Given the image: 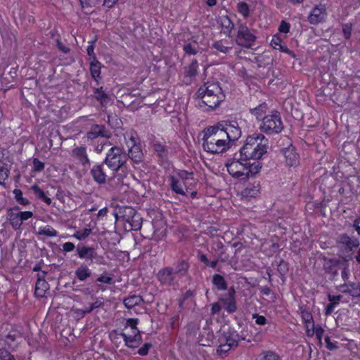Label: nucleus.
<instances>
[{"label": "nucleus", "instance_id": "obj_46", "mask_svg": "<svg viewBox=\"0 0 360 360\" xmlns=\"http://www.w3.org/2000/svg\"><path fill=\"white\" fill-rule=\"evenodd\" d=\"M257 360H279V356L273 352L262 353Z\"/></svg>", "mask_w": 360, "mask_h": 360}, {"label": "nucleus", "instance_id": "obj_42", "mask_svg": "<svg viewBox=\"0 0 360 360\" xmlns=\"http://www.w3.org/2000/svg\"><path fill=\"white\" fill-rule=\"evenodd\" d=\"M13 193L15 200L20 205L25 206L30 204V200L22 196V192L20 189H15Z\"/></svg>", "mask_w": 360, "mask_h": 360}, {"label": "nucleus", "instance_id": "obj_13", "mask_svg": "<svg viewBox=\"0 0 360 360\" xmlns=\"http://www.w3.org/2000/svg\"><path fill=\"white\" fill-rule=\"evenodd\" d=\"M327 15L326 8L324 5L320 4L315 6L311 11L308 20L311 24L316 25L325 20Z\"/></svg>", "mask_w": 360, "mask_h": 360}, {"label": "nucleus", "instance_id": "obj_9", "mask_svg": "<svg viewBox=\"0 0 360 360\" xmlns=\"http://www.w3.org/2000/svg\"><path fill=\"white\" fill-rule=\"evenodd\" d=\"M34 215L32 211H22L18 205L9 208L7 211L6 218L14 230H20L25 221L32 218Z\"/></svg>", "mask_w": 360, "mask_h": 360}, {"label": "nucleus", "instance_id": "obj_17", "mask_svg": "<svg viewBox=\"0 0 360 360\" xmlns=\"http://www.w3.org/2000/svg\"><path fill=\"white\" fill-rule=\"evenodd\" d=\"M90 174L97 184H103L106 182L107 175L104 172L103 164L94 165L91 169Z\"/></svg>", "mask_w": 360, "mask_h": 360}, {"label": "nucleus", "instance_id": "obj_61", "mask_svg": "<svg viewBox=\"0 0 360 360\" xmlns=\"http://www.w3.org/2000/svg\"><path fill=\"white\" fill-rule=\"evenodd\" d=\"M341 298V295H328V300L330 301V303L333 304L335 306H337L339 304Z\"/></svg>", "mask_w": 360, "mask_h": 360}, {"label": "nucleus", "instance_id": "obj_31", "mask_svg": "<svg viewBox=\"0 0 360 360\" xmlns=\"http://www.w3.org/2000/svg\"><path fill=\"white\" fill-rule=\"evenodd\" d=\"M221 25L222 27L223 32L226 35H230L233 29L234 28V24L228 16H223L221 18Z\"/></svg>", "mask_w": 360, "mask_h": 360}, {"label": "nucleus", "instance_id": "obj_41", "mask_svg": "<svg viewBox=\"0 0 360 360\" xmlns=\"http://www.w3.org/2000/svg\"><path fill=\"white\" fill-rule=\"evenodd\" d=\"M198 64L196 60H192L191 63L187 68L185 75L186 77H192L197 75Z\"/></svg>", "mask_w": 360, "mask_h": 360}, {"label": "nucleus", "instance_id": "obj_58", "mask_svg": "<svg viewBox=\"0 0 360 360\" xmlns=\"http://www.w3.org/2000/svg\"><path fill=\"white\" fill-rule=\"evenodd\" d=\"M290 27V25L288 22H286L285 21L282 20L280 24V26L278 27V30L281 32L286 34V33L289 32Z\"/></svg>", "mask_w": 360, "mask_h": 360}, {"label": "nucleus", "instance_id": "obj_29", "mask_svg": "<svg viewBox=\"0 0 360 360\" xmlns=\"http://www.w3.org/2000/svg\"><path fill=\"white\" fill-rule=\"evenodd\" d=\"M101 63L98 60L90 61V72L94 80L98 81L101 78Z\"/></svg>", "mask_w": 360, "mask_h": 360}, {"label": "nucleus", "instance_id": "obj_32", "mask_svg": "<svg viewBox=\"0 0 360 360\" xmlns=\"http://www.w3.org/2000/svg\"><path fill=\"white\" fill-rule=\"evenodd\" d=\"M214 339V334L210 331L202 333L198 338V342L202 346H210Z\"/></svg>", "mask_w": 360, "mask_h": 360}, {"label": "nucleus", "instance_id": "obj_39", "mask_svg": "<svg viewBox=\"0 0 360 360\" xmlns=\"http://www.w3.org/2000/svg\"><path fill=\"white\" fill-rule=\"evenodd\" d=\"M300 309L301 318H302L303 323H314V319H313L312 314L308 309H307L306 308H304L303 307H301L300 308Z\"/></svg>", "mask_w": 360, "mask_h": 360}, {"label": "nucleus", "instance_id": "obj_10", "mask_svg": "<svg viewBox=\"0 0 360 360\" xmlns=\"http://www.w3.org/2000/svg\"><path fill=\"white\" fill-rule=\"evenodd\" d=\"M256 36L251 32L246 24L238 22L236 41L240 46L250 49L255 45Z\"/></svg>", "mask_w": 360, "mask_h": 360}, {"label": "nucleus", "instance_id": "obj_20", "mask_svg": "<svg viewBox=\"0 0 360 360\" xmlns=\"http://www.w3.org/2000/svg\"><path fill=\"white\" fill-rule=\"evenodd\" d=\"M240 340V336L236 331L229 330L224 333L222 337L219 339V342L228 343L231 347H235L238 345Z\"/></svg>", "mask_w": 360, "mask_h": 360}, {"label": "nucleus", "instance_id": "obj_63", "mask_svg": "<svg viewBox=\"0 0 360 360\" xmlns=\"http://www.w3.org/2000/svg\"><path fill=\"white\" fill-rule=\"evenodd\" d=\"M103 306V302L101 300L97 299L94 302L90 304V310H94Z\"/></svg>", "mask_w": 360, "mask_h": 360}, {"label": "nucleus", "instance_id": "obj_36", "mask_svg": "<svg viewBox=\"0 0 360 360\" xmlns=\"http://www.w3.org/2000/svg\"><path fill=\"white\" fill-rule=\"evenodd\" d=\"M77 252L80 259H91L92 247L83 246L82 248H77Z\"/></svg>", "mask_w": 360, "mask_h": 360}, {"label": "nucleus", "instance_id": "obj_2", "mask_svg": "<svg viewBox=\"0 0 360 360\" xmlns=\"http://www.w3.org/2000/svg\"><path fill=\"white\" fill-rule=\"evenodd\" d=\"M226 167L229 174L234 179L246 180L258 174L262 165L259 161L251 162L245 156H240L239 153L235 154L233 158L226 163Z\"/></svg>", "mask_w": 360, "mask_h": 360}, {"label": "nucleus", "instance_id": "obj_1", "mask_svg": "<svg viewBox=\"0 0 360 360\" xmlns=\"http://www.w3.org/2000/svg\"><path fill=\"white\" fill-rule=\"evenodd\" d=\"M202 148L210 154L226 152L231 143L241 136V129L236 120H223L203 131Z\"/></svg>", "mask_w": 360, "mask_h": 360}, {"label": "nucleus", "instance_id": "obj_6", "mask_svg": "<svg viewBox=\"0 0 360 360\" xmlns=\"http://www.w3.org/2000/svg\"><path fill=\"white\" fill-rule=\"evenodd\" d=\"M127 160V154L122 147L112 146L108 150L103 163L114 172H117L126 164Z\"/></svg>", "mask_w": 360, "mask_h": 360}, {"label": "nucleus", "instance_id": "obj_38", "mask_svg": "<svg viewBox=\"0 0 360 360\" xmlns=\"http://www.w3.org/2000/svg\"><path fill=\"white\" fill-rule=\"evenodd\" d=\"M31 190L39 198L44 200L47 205H50L51 203V199L47 197L44 192L37 185L32 186Z\"/></svg>", "mask_w": 360, "mask_h": 360}, {"label": "nucleus", "instance_id": "obj_5", "mask_svg": "<svg viewBox=\"0 0 360 360\" xmlns=\"http://www.w3.org/2000/svg\"><path fill=\"white\" fill-rule=\"evenodd\" d=\"M169 181L172 190L182 195H186V191L194 189L198 182L193 176V173L186 170H180L171 176Z\"/></svg>", "mask_w": 360, "mask_h": 360}, {"label": "nucleus", "instance_id": "obj_19", "mask_svg": "<svg viewBox=\"0 0 360 360\" xmlns=\"http://www.w3.org/2000/svg\"><path fill=\"white\" fill-rule=\"evenodd\" d=\"M233 44L232 41L224 39L214 41L212 44V49H214L216 51L222 53H228L233 49Z\"/></svg>", "mask_w": 360, "mask_h": 360}, {"label": "nucleus", "instance_id": "obj_21", "mask_svg": "<svg viewBox=\"0 0 360 360\" xmlns=\"http://www.w3.org/2000/svg\"><path fill=\"white\" fill-rule=\"evenodd\" d=\"M286 164L290 166H295L299 163V155L294 148H286L283 150Z\"/></svg>", "mask_w": 360, "mask_h": 360}, {"label": "nucleus", "instance_id": "obj_34", "mask_svg": "<svg viewBox=\"0 0 360 360\" xmlns=\"http://www.w3.org/2000/svg\"><path fill=\"white\" fill-rule=\"evenodd\" d=\"M94 93L95 98L100 101L101 105H104L108 103L109 97L108 94L104 92L102 87L95 89Z\"/></svg>", "mask_w": 360, "mask_h": 360}, {"label": "nucleus", "instance_id": "obj_48", "mask_svg": "<svg viewBox=\"0 0 360 360\" xmlns=\"http://www.w3.org/2000/svg\"><path fill=\"white\" fill-rule=\"evenodd\" d=\"M86 52L89 57L90 61L97 60L96 54L94 53V41H91L89 42V44L86 49Z\"/></svg>", "mask_w": 360, "mask_h": 360}, {"label": "nucleus", "instance_id": "obj_3", "mask_svg": "<svg viewBox=\"0 0 360 360\" xmlns=\"http://www.w3.org/2000/svg\"><path fill=\"white\" fill-rule=\"evenodd\" d=\"M269 140L259 133H255L246 138L243 146L240 149V156L250 160L258 161L267 153Z\"/></svg>", "mask_w": 360, "mask_h": 360}, {"label": "nucleus", "instance_id": "obj_33", "mask_svg": "<svg viewBox=\"0 0 360 360\" xmlns=\"http://www.w3.org/2000/svg\"><path fill=\"white\" fill-rule=\"evenodd\" d=\"M267 108V104L266 103H262L257 107L251 109L250 112L257 120H261L262 121V118L264 117V115L266 114Z\"/></svg>", "mask_w": 360, "mask_h": 360}, {"label": "nucleus", "instance_id": "obj_22", "mask_svg": "<svg viewBox=\"0 0 360 360\" xmlns=\"http://www.w3.org/2000/svg\"><path fill=\"white\" fill-rule=\"evenodd\" d=\"M71 155L78 160L82 165L89 164L90 160L86 153V148L85 146L76 147L72 149Z\"/></svg>", "mask_w": 360, "mask_h": 360}, {"label": "nucleus", "instance_id": "obj_28", "mask_svg": "<svg viewBox=\"0 0 360 360\" xmlns=\"http://www.w3.org/2000/svg\"><path fill=\"white\" fill-rule=\"evenodd\" d=\"M212 283L218 290L223 291L227 289L226 281L224 276L220 274H214Z\"/></svg>", "mask_w": 360, "mask_h": 360}, {"label": "nucleus", "instance_id": "obj_55", "mask_svg": "<svg viewBox=\"0 0 360 360\" xmlns=\"http://www.w3.org/2000/svg\"><path fill=\"white\" fill-rule=\"evenodd\" d=\"M83 8H91L98 1V0H79Z\"/></svg>", "mask_w": 360, "mask_h": 360}, {"label": "nucleus", "instance_id": "obj_40", "mask_svg": "<svg viewBox=\"0 0 360 360\" xmlns=\"http://www.w3.org/2000/svg\"><path fill=\"white\" fill-rule=\"evenodd\" d=\"M237 11L245 18H248L250 15V7L249 5L245 2H238L237 4Z\"/></svg>", "mask_w": 360, "mask_h": 360}, {"label": "nucleus", "instance_id": "obj_23", "mask_svg": "<svg viewBox=\"0 0 360 360\" xmlns=\"http://www.w3.org/2000/svg\"><path fill=\"white\" fill-rule=\"evenodd\" d=\"M128 159L130 158L134 163H139L143 160V153L139 145L134 144L129 150Z\"/></svg>", "mask_w": 360, "mask_h": 360}, {"label": "nucleus", "instance_id": "obj_26", "mask_svg": "<svg viewBox=\"0 0 360 360\" xmlns=\"http://www.w3.org/2000/svg\"><path fill=\"white\" fill-rule=\"evenodd\" d=\"M76 278L79 281H85L91 276V272L89 267L82 264L75 271Z\"/></svg>", "mask_w": 360, "mask_h": 360}, {"label": "nucleus", "instance_id": "obj_15", "mask_svg": "<svg viewBox=\"0 0 360 360\" xmlns=\"http://www.w3.org/2000/svg\"><path fill=\"white\" fill-rule=\"evenodd\" d=\"M110 131L107 130L104 125L94 124L91 127L90 131L87 132L86 136L89 139L92 140L99 136L110 138Z\"/></svg>", "mask_w": 360, "mask_h": 360}, {"label": "nucleus", "instance_id": "obj_62", "mask_svg": "<svg viewBox=\"0 0 360 360\" xmlns=\"http://www.w3.org/2000/svg\"><path fill=\"white\" fill-rule=\"evenodd\" d=\"M75 248L74 243L71 242H66L63 245V250L66 252L72 251Z\"/></svg>", "mask_w": 360, "mask_h": 360}, {"label": "nucleus", "instance_id": "obj_47", "mask_svg": "<svg viewBox=\"0 0 360 360\" xmlns=\"http://www.w3.org/2000/svg\"><path fill=\"white\" fill-rule=\"evenodd\" d=\"M233 347L229 345L228 343L220 342L219 345L217 352L221 356L226 354Z\"/></svg>", "mask_w": 360, "mask_h": 360}, {"label": "nucleus", "instance_id": "obj_18", "mask_svg": "<svg viewBox=\"0 0 360 360\" xmlns=\"http://www.w3.org/2000/svg\"><path fill=\"white\" fill-rule=\"evenodd\" d=\"M338 290L342 292L349 294L352 297H360V284L351 282L348 284H342L339 285Z\"/></svg>", "mask_w": 360, "mask_h": 360}, {"label": "nucleus", "instance_id": "obj_51", "mask_svg": "<svg viewBox=\"0 0 360 360\" xmlns=\"http://www.w3.org/2000/svg\"><path fill=\"white\" fill-rule=\"evenodd\" d=\"M281 45L282 39L277 35L273 36L271 41V46L275 49H278L280 47H281Z\"/></svg>", "mask_w": 360, "mask_h": 360}, {"label": "nucleus", "instance_id": "obj_25", "mask_svg": "<svg viewBox=\"0 0 360 360\" xmlns=\"http://www.w3.org/2000/svg\"><path fill=\"white\" fill-rule=\"evenodd\" d=\"M338 243L346 245L348 248H357L360 243L357 238H352L347 234H342L338 238Z\"/></svg>", "mask_w": 360, "mask_h": 360}, {"label": "nucleus", "instance_id": "obj_43", "mask_svg": "<svg viewBox=\"0 0 360 360\" xmlns=\"http://www.w3.org/2000/svg\"><path fill=\"white\" fill-rule=\"evenodd\" d=\"M91 229L86 228L83 230L76 231L73 236L79 240H83L87 238L91 234Z\"/></svg>", "mask_w": 360, "mask_h": 360}, {"label": "nucleus", "instance_id": "obj_30", "mask_svg": "<svg viewBox=\"0 0 360 360\" xmlns=\"http://www.w3.org/2000/svg\"><path fill=\"white\" fill-rule=\"evenodd\" d=\"M200 48L196 41H191L183 46L184 51L188 55H195Z\"/></svg>", "mask_w": 360, "mask_h": 360}, {"label": "nucleus", "instance_id": "obj_8", "mask_svg": "<svg viewBox=\"0 0 360 360\" xmlns=\"http://www.w3.org/2000/svg\"><path fill=\"white\" fill-rule=\"evenodd\" d=\"M139 323L138 319H128L126 321L124 330H132V333H136V335H131L129 332H123L121 336L123 338L125 345L130 348L138 347L141 342V335L140 331L136 327Z\"/></svg>", "mask_w": 360, "mask_h": 360}, {"label": "nucleus", "instance_id": "obj_45", "mask_svg": "<svg viewBox=\"0 0 360 360\" xmlns=\"http://www.w3.org/2000/svg\"><path fill=\"white\" fill-rule=\"evenodd\" d=\"M153 149L158 153V156L162 158H166L167 150L163 145L160 143H155L153 144Z\"/></svg>", "mask_w": 360, "mask_h": 360}, {"label": "nucleus", "instance_id": "obj_60", "mask_svg": "<svg viewBox=\"0 0 360 360\" xmlns=\"http://www.w3.org/2000/svg\"><path fill=\"white\" fill-rule=\"evenodd\" d=\"M221 310V306L219 302H214L211 304V314L212 315L219 314Z\"/></svg>", "mask_w": 360, "mask_h": 360}, {"label": "nucleus", "instance_id": "obj_50", "mask_svg": "<svg viewBox=\"0 0 360 360\" xmlns=\"http://www.w3.org/2000/svg\"><path fill=\"white\" fill-rule=\"evenodd\" d=\"M252 319H255L256 324L259 326H264L267 323L266 319L264 316L256 313L252 314Z\"/></svg>", "mask_w": 360, "mask_h": 360}, {"label": "nucleus", "instance_id": "obj_59", "mask_svg": "<svg viewBox=\"0 0 360 360\" xmlns=\"http://www.w3.org/2000/svg\"><path fill=\"white\" fill-rule=\"evenodd\" d=\"M324 333L323 328L320 326L317 325L314 330V335H316V338L321 342L322 340L323 335Z\"/></svg>", "mask_w": 360, "mask_h": 360}, {"label": "nucleus", "instance_id": "obj_35", "mask_svg": "<svg viewBox=\"0 0 360 360\" xmlns=\"http://www.w3.org/2000/svg\"><path fill=\"white\" fill-rule=\"evenodd\" d=\"M38 234L46 237H56L58 231L49 225H46L39 228Z\"/></svg>", "mask_w": 360, "mask_h": 360}, {"label": "nucleus", "instance_id": "obj_7", "mask_svg": "<svg viewBox=\"0 0 360 360\" xmlns=\"http://www.w3.org/2000/svg\"><path fill=\"white\" fill-rule=\"evenodd\" d=\"M283 129V123L278 112H273L262 118L259 129L266 134H277Z\"/></svg>", "mask_w": 360, "mask_h": 360}, {"label": "nucleus", "instance_id": "obj_14", "mask_svg": "<svg viewBox=\"0 0 360 360\" xmlns=\"http://www.w3.org/2000/svg\"><path fill=\"white\" fill-rule=\"evenodd\" d=\"M128 211V215L126 218V222L130 226L131 229L138 231L141 229L142 226V218L136 211L131 207L127 209Z\"/></svg>", "mask_w": 360, "mask_h": 360}, {"label": "nucleus", "instance_id": "obj_12", "mask_svg": "<svg viewBox=\"0 0 360 360\" xmlns=\"http://www.w3.org/2000/svg\"><path fill=\"white\" fill-rule=\"evenodd\" d=\"M235 294V289L232 287L228 292L222 294L219 297L220 302L229 314H233L237 310Z\"/></svg>", "mask_w": 360, "mask_h": 360}, {"label": "nucleus", "instance_id": "obj_44", "mask_svg": "<svg viewBox=\"0 0 360 360\" xmlns=\"http://www.w3.org/2000/svg\"><path fill=\"white\" fill-rule=\"evenodd\" d=\"M9 174V169L5 164L0 165V184H3L8 179Z\"/></svg>", "mask_w": 360, "mask_h": 360}, {"label": "nucleus", "instance_id": "obj_57", "mask_svg": "<svg viewBox=\"0 0 360 360\" xmlns=\"http://www.w3.org/2000/svg\"><path fill=\"white\" fill-rule=\"evenodd\" d=\"M96 281L100 282V283H104L106 284H112V278L110 276L102 274L99 277L97 278Z\"/></svg>", "mask_w": 360, "mask_h": 360}, {"label": "nucleus", "instance_id": "obj_64", "mask_svg": "<svg viewBox=\"0 0 360 360\" xmlns=\"http://www.w3.org/2000/svg\"><path fill=\"white\" fill-rule=\"evenodd\" d=\"M57 46L58 48L64 53H68L70 52V49L63 44L59 40L57 41Z\"/></svg>", "mask_w": 360, "mask_h": 360}, {"label": "nucleus", "instance_id": "obj_49", "mask_svg": "<svg viewBox=\"0 0 360 360\" xmlns=\"http://www.w3.org/2000/svg\"><path fill=\"white\" fill-rule=\"evenodd\" d=\"M0 360H15L14 356L5 349H0Z\"/></svg>", "mask_w": 360, "mask_h": 360}, {"label": "nucleus", "instance_id": "obj_4", "mask_svg": "<svg viewBox=\"0 0 360 360\" xmlns=\"http://www.w3.org/2000/svg\"><path fill=\"white\" fill-rule=\"evenodd\" d=\"M197 96L210 108H217L225 99V94L219 82H206L201 86Z\"/></svg>", "mask_w": 360, "mask_h": 360}, {"label": "nucleus", "instance_id": "obj_56", "mask_svg": "<svg viewBox=\"0 0 360 360\" xmlns=\"http://www.w3.org/2000/svg\"><path fill=\"white\" fill-rule=\"evenodd\" d=\"M342 32L345 37L346 39H349L352 33V25L351 24H345L342 26Z\"/></svg>", "mask_w": 360, "mask_h": 360}, {"label": "nucleus", "instance_id": "obj_37", "mask_svg": "<svg viewBox=\"0 0 360 360\" xmlns=\"http://www.w3.org/2000/svg\"><path fill=\"white\" fill-rule=\"evenodd\" d=\"M189 267H190L189 264L186 261L182 260L177 264L176 268L174 270V272H176L177 276H184L187 274Z\"/></svg>", "mask_w": 360, "mask_h": 360}, {"label": "nucleus", "instance_id": "obj_27", "mask_svg": "<svg viewBox=\"0 0 360 360\" xmlns=\"http://www.w3.org/2000/svg\"><path fill=\"white\" fill-rule=\"evenodd\" d=\"M143 302V299L141 295L131 294L124 300L123 303L127 308L131 309L140 304Z\"/></svg>", "mask_w": 360, "mask_h": 360}, {"label": "nucleus", "instance_id": "obj_11", "mask_svg": "<svg viewBox=\"0 0 360 360\" xmlns=\"http://www.w3.org/2000/svg\"><path fill=\"white\" fill-rule=\"evenodd\" d=\"M157 277L158 281L165 285L175 286L178 284L176 272L172 267H165L160 269Z\"/></svg>", "mask_w": 360, "mask_h": 360}, {"label": "nucleus", "instance_id": "obj_54", "mask_svg": "<svg viewBox=\"0 0 360 360\" xmlns=\"http://www.w3.org/2000/svg\"><path fill=\"white\" fill-rule=\"evenodd\" d=\"M152 347L151 343H145L138 350V354L141 356H146L148 353V350Z\"/></svg>", "mask_w": 360, "mask_h": 360}, {"label": "nucleus", "instance_id": "obj_53", "mask_svg": "<svg viewBox=\"0 0 360 360\" xmlns=\"http://www.w3.org/2000/svg\"><path fill=\"white\" fill-rule=\"evenodd\" d=\"M33 168L35 172H41L44 169V164L39 159L34 158L33 160Z\"/></svg>", "mask_w": 360, "mask_h": 360}, {"label": "nucleus", "instance_id": "obj_16", "mask_svg": "<svg viewBox=\"0 0 360 360\" xmlns=\"http://www.w3.org/2000/svg\"><path fill=\"white\" fill-rule=\"evenodd\" d=\"M45 274V272L38 274L34 290V295L37 297H44L46 291L49 289V285L44 278Z\"/></svg>", "mask_w": 360, "mask_h": 360}, {"label": "nucleus", "instance_id": "obj_52", "mask_svg": "<svg viewBox=\"0 0 360 360\" xmlns=\"http://www.w3.org/2000/svg\"><path fill=\"white\" fill-rule=\"evenodd\" d=\"M306 329V335L308 337H312L314 335V330L316 326L314 323H304Z\"/></svg>", "mask_w": 360, "mask_h": 360}, {"label": "nucleus", "instance_id": "obj_24", "mask_svg": "<svg viewBox=\"0 0 360 360\" xmlns=\"http://www.w3.org/2000/svg\"><path fill=\"white\" fill-rule=\"evenodd\" d=\"M260 193V185L259 183L254 184L247 186L242 191L243 198L250 200L251 198H256Z\"/></svg>", "mask_w": 360, "mask_h": 360}]
</instances>
